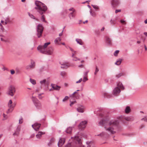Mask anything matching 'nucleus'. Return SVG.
<instances>
[{
  "label": "nucleus",
  "instance_id": "obj_12",
  "mask_svg": "<svg viewBox=\"0 0 147 147\" xmlns=\"http://www.w3.org/2000/svg\"><path fill=\"white\" fill-rule=\"evenodd\" d=\"M40 83L41 86H45L48 85V81L47 80L45 79L40 81Z\"/></svg>",
  "mask_w": 147,
  "mask_h": 147
},
{
  "label": "nucleus",
  "instance_id": "obj_34",
  "mask_svg": "<svg viewBox=\"0 0 147 147\" xmlns=\"http://www.w3.org/2000/svg\"><path fill=\"white\" fill-rule=\"evenodd\" d=\"M34 68V67L33 66H32V65H29L27 66L26 67V69L27 70H29L33 68Z\"/></svg>",
  "mask_w": 147,
  "mask_h": 147
},
{
  "label": "nucleus",
  "instance_id": "obj_44",
  "mask_svg": "<svg viewBox=\"0 0 147 147\" xmlns=\"http://www.w3.org/2000/svg\"><path fill=\"white\" fill-rule=\"evenodd\" d=\"M105 134V133L104 132H102L98 136L102 137L104 136Z\"/></svg>",
  "mask_w": 147,
  "mask_h": 147
},
{
  "label": "nucleus",
  "instance_id": "obj_43",
  "mask_svg": "<svg viewBox=\"0 0 147 147\" xmlns=\"http://www.w3.org/2000/svg\"><path fill=\"white\" fill-rule=\"evenodd\" d=\"M69 98V97L68 96H65V97L63 100V101L64 102L67 100Z\"/></svg>",
  "mask_w": 147,
  "mask_h": 147
},
{
  "label": "nucleus",
  "instance_id": "obj_20",
  "mask_svg": "<svg viewBox=\"0 0 147 147\" xmlns=\"http://www.w3.org/2000/svg\"><path fill=\"white\" fill-rule=\"evenodd\" d=\"M69 66V64L67 63H63L61 64V68H67Z\"/></svg>",
  "mask_w": 147,
  "mask_h": 147
},
{
  "label": "nucleus",
  "instance_id": "obj_26",
  "mask_svg": "<svg viewBox=\"0 0 147 147\" xmlns=\"http://www.w3.org/2000/svg\"><path fill=\"white\" fill-rule=\"evenodd\" d=\"M69 49L72 52V57H74V55L76 53V51L74 50L71 47H69Z\"/></svg>",
  "mask_w": 147,
  "mask_h": 147
},
{
  "label": "nucleus",
  "instance_id": "obj_41",
  "mask_svg": "<svg viewBox=\"0 0 147 147\" xmlns=\"http://www.w3.org/2000/svg\"><path fill=\"white\" fill-rule=\"evenodd\" d=\"M23 118L21 117L19 119V124H22L23 123Z\"/></svg>",
  "mask_w": 147,
  "mask_h": 147
},
{
  "label": "nucleus",
  "instance_id": "obj_6",
  "mask_svg": "<svg viewBox=\"0 0 147 147\" xmlns=\"http://www.w3.org/2000/svg\"><path fill=\"white\" fill-rule=\"evenodd\" d=\"M44 28L42 25L39 24L37 26V36L38 38L40 37L42 35L43 31Z\"/></svg>",
  "mask_w": 147,
  "mask_h": 147
},
{
  "label": "nucleus",
  "instance_id": "obj_54",
  "mask_svg": "<svg viewBox=\"0 0 147 147\" xmlns=\"http://www.w3.org/2000/svg\"><path fill=\"white\" fill-rule=\"evenodd\" d=\"M100 116L101 117H105L106 116L104 114L102 113H101L100 114Z\"/></svg>",
  "mask_w": 147,
  "mask_h": 147
},
{
  "label": "nucleus",
  "instance_id": "obj_46",
  "mask_svg": "<svg viewBox=\"0 0 147 147\" xmlns=\"http://www.w3.org/2000/svg\"><path fill=\"white\" fill-rule=\"evenodd\" d=\"M99 71V69L97 66H96V70L95 72H94V74L96 75L98 71Z\"/></svg>",
  "mask_w": 147,
  "mask_h": 147
},
{
  "label": "nucleus",
  "instance_id": "obj_58",
  "mask_svg": "<svg viewBox=\"0 0 147 147\" xmlns=\"http://www.w3.org/2000/svg\"><path fill=\"white\" fill-rule=\"evenodd\" d=\"M121 11V10L120 9H117L115 10V13H117L118 12H120Z\"/></svg>",
  "mask_w": 147,
  "mask_h": 147
},
{
  "label": "nucleus",
  "instance_id": "obj_27",
  "mask_svg": "<svg viewBox=\"0 0 147 147\" xmlns=\"http://www.w3.org/2000/svg\"><path fill=\"white\" fill-rule=\"evenodd\" d=\"M131 111V109L130 107L129 106H127L125 109V112L126 113H129Z\"/></svg>",
  "mask_w": 147,
  "mask_h": 147
},
{
  "label": "nucleus",
  "instance_id": "obj_57",
  "mask_svg": "<svg viewBox=\"0 0 147 147\" xmlns=\"http://www.w3.org/2000/svg\"><path fill=\"white\" fill-rule=\"evenodd\" d=\"M82 80V78H80L78 81L76 82V83H80L81 82Z\"/></svg>",
  "mask_w": 147,
  "mask_h": 147
},
{
  "label": "nucleus",
  "instance_id": "obj_19",
  "mask_svg": "<svg viewBox=\"0 0 147 147\" xmlns=\"http://www.w3.org/2000/svg\"><path fill=\"white\" fill-rule=\"evenodd\" d=\"M45 134V132L41 131H39L38 134L36 135V137L38 139H40L42 137V135Z\"/></svg>",
  "mask_w": 147,
  "mask_h": 147
},
{
  "label": "nucleus",
  "instance_id": "obj_42",
  "mask_svg": "<svg viewBox=\"0 0 147 147\" xmlns=\"http://www.w3.org/2000/svg\"><path fill=\"white\" fill-rule=\"evenodd\" d=\"M61 75L62 76H64L66 75V74L64 71H62L60 73Z\"/></svg>",
  "mask_w": 147,
  "mask_h": 147
},
{
  "label": "nucleus",
  "instance_id": "obj_23",
  "mask_svg": "<svg viewBox=\"0 0 147 147\" xmlns=\"http://www.w3.org/2000/svg\"><path fill=\"white\" fill-rule=\"evenodd\" d=\"M61 40L60 38H58L55 39V42L56 44L58 45H60V43L59 42H60Z\"/></svg>",
  "mask_w": 147,
  "mask_h": 147
},
{
  "label": "nucleus",
  "instance_id": "obj_5",
  "mask_svg": "<svg viewBox=\"0 0 147 147\" xmlns=\"http://www.w3.org/2000/svg\"><path fill=\"white\" fill-rule=\"evenodd\" d=\"M15 105V104L14 103H13L12 100H9L8 103L9 108L7 111V113H8L11 112L13 111Z\"/></svg>",
  "mask_w": 147,
  "mask_h": 147
},
{
  "label": "nucleus",
  "instance_id": "obj_31",
  "mask_svg": "<svg viewBox=\"0 0 147 147\" xmlns=\"http://www.w3.org/2000/svg\"><path fill=\"white\" fill-rule=\"evenodd\" d=\"M122 59H118L116 62L115 63V64L117 65H120Z\"/></svg>",
  "mask_w": 147,
  "mask_h": 147
},
{
  "label": "nucleus",
  "instance_id": "obj_8",
  "mask_svg": "<svg viewBox=\"0 0 147 147\" xmlns=\"http://www.w3.org/2000/svg\"><path fill=\"white\" fill-rule=\"evenodd\" d=\"M69 10L70 11L69 15L70 19L74 18L76 13L75 10L72 8L69 9Z\"/></svg>",
  "mask_w": 147,
  "mask_h": 147
},
{
  "label": "nucleus",
  "instance_id": "obj_28",
  "mask_svg": "<svg viewBox=\"0 0 147 147\" xmlns=\"http://www.w3.org/2000/svg\"><path fill=\"white\" fill-rule=\"evenodd\" d=\"M73 128V127H69L66 130V132L67 133L69 134L71 133V132L72 131Z\"/></svg>",
  "mask_w": 147,
  "mask_h": 147
},
{
  "label": "nucleus",
  "instance_id": "obj_48",
  "mask_svg": "<svg viewBox=\"0 0 147 147\" xmlns=\"http://www.w3.org/2000/svg\"><path fill=\"white\" fill-rule=\"evenodd\" d=\"M92 6L95 9H99L98 7L96 5H92Z\"/></svg>",
  "mask_w": 147,
  "mask_h": 147
},
{
  "label": "nucleus",
  "instance_id": "obj_62",
  "mask_svg": "<svg viewBox=\"0 0 147 147\" xmlns=\"http://www.w3.org/2000/svg\"><path fill=\"white\" fill-rule=\"evenodd\" d=\"M105 28L104 27H102L100 30L101 31H104L105 29Z\"/></svg>",
  "mask_w": 147,
  "mask_h": 147
},
{
  "label": "nucleus",
  "instance_id": "obj_25",
  "mask_svg": "<svg viewBox=\"0 0 147 147\" xmlns=\"http://www.w3.org/2000/svg\"><path fill=\"white\" fill-rule=\"evenodd\" d=\"M125 119L127 121H132L134 120V118L132 117H128L125 118Z\"/></svg>",
  "mask_w": 147,
  "mask_h": 147
},
{
  "label": "nucleus",
  "instance_id": "obj_11",
  "mask_svg": "<svg viewBox=\"0 0 147 147\" xmlns=\"http://www.w3.org/2000/svg\"><path fill=\"white\" fill-rule=\"evenodd\" d=\"M34 103L36 108L38 109H40L42 107L41 103L37 100L34 102Z\"/></svg>",
  "mask_w": 147,
  "mask_h": 147
},
{
  "label": "nucleus",
  "instance_id": "obj_47",
  "mask_svg": "<svg viewBox=\"0 0 147 147\" xmlns=\"http://www.w3.org/2000/svg\"><path fill=\"white\" fill-rule=\"evenodd\" d=\"M119 51L118 50L116 51H115V53H114V55L116 56H117L118 54L119 53Z\"/></svg>",
  "mask_w": 147,
  "mask_h": 147
},
{
  "label": "nucleus",
  "instance_id": "obj_63",
  "mask_svg": "<svg viewBox=\"0 0 147 147\" xmlns=\"http://www.w3.org/2000/svg\"><path fill=\"white\" fill-rule=\"evenodd\" d=\"M84 67V65H81L79 66V67Z\"/></svg>",
  "mask_w": 147,
  "mask_h": 147
},
{
  "label": "nucleus",
  "instance_id": "obj_24",
  "mask_svg": "<svg viewBox=\"0 0 147 147\" xmlns=\"http://www.w3.org/2000/svg\"><path fill=\"white\" fill-rule=\"evenodd\" d=\"M76 40L77 42V43L79 44L80 45H82L83 44V42L81 39L77 38L76 39Z\"/></svg>",
  "mask_w": 147,
  "mask_h": 147
},
{
  "label": "nucleus",
  "instance_id": "obj_56",
  "mask_svg": "<svg viewBox=\"0 0 147 147\" xmlns=\"http://www.w3.org/2000/svg\"><path fill=\"white\" fill-rule=\"evenodd\" d=\"M91 142H87V144H88V146H87V147H90L91 146V145H90L91 144Z\"/></svg>",
  "mask_w": 147,
  "mask_h": 147
},
{
  "label": "nucleus",
  "instance_id": "obj_14",
  "mask_svg": "<svg viewBox=\"0 0 147 147\" xmlns=\"http://www.w3.org/2000/svg\"><path fill=\"white\" fill-rule=\"evenodd\" d=\"M41 124L37 123H36L32 125V127L36 131L38 130L40 128Z\"/></svg>",
  "mask_w": 147,
  "mask_h": 147
},
{
  "label": "nucleus",
  "instance_id": "obj_51",
  "mask_svg": "<svg viewBox=\"0 0 147 147\" xmlns=\"http://www.w3.org/2000/svg\"><path fill=\"white\" fill-rule=\"evenodd\" d=\"M1 40L3 41L6 42V40L5 39L4 37H1Z\"/></svg>",
  "mask_w": 147,
  "mask_h": 147
},
{
  "label": "nucleus",
  "instance_id": "obj_33",
  "mask_svg": "<svg viewBox=\"0 0 147 147\" xmlns=\"http://www.w3.org/2000/svg\"><path fill=\"white\" fill-rule=\"evenodd\" d=\"M73 100V99L71 98L70 100V101L71 102V103L70 104V106H72L73 104L76 103V101L75 100L74 101H72V100Z\"/></svg>",
  "mask_w": 147,
  "mask_h": 147
},
{
  "label": "nucleus",
  "instance_id": "obj_35",
  "mask_svg": "<svg viewBox=\"0 0 147 147\" xmlns=\"http://www.w3.org/2000/svg\"><path fill=\"white\" fill-rule=\"evenodd\" d=\"M106 41L110 45L111 44V39L108 37H107L106 38Z\"/></svg>",
  "mask_w": 147,
  "mask_h": 147
},
{
  "label": "nucleus",
  "instance_id": "obj_7",
  "mask_svg": "<svg viewBox=\"0 0 147 147\" xmlns=\"http://www.w3.org/2000/svg\"><path fill=\"white\" fill-rule=\"evenodd\" d=\"M16 92L15 87L13 86H11L9 88L8 94L13 96Z\"/></svg>",
  "mask_w": 147,
  "mask_h": 147
},
{
  "label": "nucleus",
  "instance_id": "obj_29",
  "mask_svg": "<svg viewBox=\"0 0 147 147\" xmlns=\"http://www.w3.org/2000/svg\"><path fill=\"white\" fill-rule=\"evenodd\" d=\"M90 13L91 16L94 17H96L97 15V14L96 12L94 11H90Z\"/></svg>",
  "mask_w": 147,
  "mask_h": 147
},
{
  "label": "nucleus",
  "instance_id": "obj_49",
  "mask_svg": "<svg viewBox=\"0 0 147 147\" xmlns=\"http://www.w3.org/2000/svg\"><path fill=\"white\" fill-rule=\"evenodd\" d=\"M120 22L122 24H123L125 25L126 24V22L125 21L123 20H120Z\"/></svg>",
  "mask_w": 147,
  "mask_h": 147
},
{
  "label": "nucleus",
  "instance_id": "obj_38",
  "mask_svg": "<svg viewBox=\"0 0 147 147\" xmlns=\"http://www.w3.org/2000/svg\"><path fill=\"white\" fill-rule=\"evenodd\" d=\"M55 140L54 138H52L50 141V143L48 144L49 146H50L52 143H53L55 141Z\"/></svg>",
  "mask_w": 147,
  "mask_h": 147
},
{
  "label": "nucleus",
  "instance_id": "obj_52",
  "mask_svg": "<svg viewBox=\"0 0 147 147\" xmlns=\"http://www.w3.org/2000/svg\"><path fill=\"white\" fill-rule=\"evenodd\" d=\"M9 22V19L8 18H7L5 20V24H7Z\"/></svg>",
  "mask_w": 147,
  "mask_h": 147
},
{
  "label": "nucleus",
  "instance_id": "obj_15",
  "mask_svg": "<svg viewBox=\"0 0 147 147\" xmlns=\"http://www.w3.org/2000/svg\"><path fill=\"white\" fill-rule=\"evenodd\" d=\"M120 92V89L118 87H116L113 90V94L115 95H117Z\"/></svg>",
  "mask_w": 147,
  "mask_h": 147
},
{
  "label": "nucleus",
  "instance_id": "obj_18",
  "mask_svg": "<svg viewBox=\"0 0 147 147\" xmlns=\"http://www.w3.org/2000/svg\"><path fill=\"white\" fill-rule=\"evenodd\" d=\"M119 3L118 0H112L111 2L112 5L114 7L118 5Z\"/></svg>",
  "mask_w": 147,
  "mask_h": 147
},
{
  "label": "nucleus",
  "instance_id": "obj_17",
  "mask_svg": "<svg viewBox=\"0 0 147 147\" xmlns=\"http://www.w3.org/2000/svg\"><path fill=\"white\" fill-rule=\"evenodd\" d=\"M79 94L77 93V92H74L73 94L70 96V97L73 99L74 98H75L76 99H78L79 98Z\"/></svg>",
  "mask_w": 147,
  "mask_h": 147
},
{
  "label": "nucleus",
  "instance_id": "obj_59",
  "mask_svg": "<svg viewBox=\"0 0 147 147\" xmlns=\"http://www.w3.org/2000/svg\"><path fill=\"white\" fill-rule=\"evenodd\" d=\"M115 22V20H111L110 21V22L112 24H114Z\"/></svg>",
  "mask_w": 147,
  "mask_h": 147
},
{
  "label": "nucleus",
  "instance_id": "obj_64",
  "mask_svg": "<svg viewBox=\"0 0 147 147\" xmlns=\"http://www.w3.org/2000/svg\"><path fill=\"white\" fill-rule=\"evenodd\" d=\"M144 34L146 36H147V32H145L144 33Z\"/></svg>",
  "mask_w": 147,
  "mask_h": 147
},
{
  "label": "nucleus",
  "instance_id": "obj_39",
  "mask_svg": "<svg viewBox=\"0 0 147 147\" xmlns=\"http://www.w3.org/2000/svg\"><path fill=\"white\" fill-rule=\"evenodd\" d=\"M87 77V76H84V78L82 80L84 82H85L88 80Z\"/></svg>",
  "mask_w": 147,
  "mask_h": 147
},
{
  "label": "nucleus",
  "instance_id": "obj_53",
  "mask_svg": "<svg viewBox=\"0 0 147 147\" xmlns=\"http://www.w3.org/2000/svg\"><path fill=\"white\" fill-rule=\"evenodd\" d=\"M142 120L146 122H147V118L146 117H145L142 119Z\"/></svg>",
  "mask_w": 147,
  "mask_h": 147
},
{
  "label": "nucleus",
  "instance_id": "obj_30",
  "mask_svg": "<svg viewBox=\"0 0 147 147\" xmlns=\"http://www.w3.org/2000/svg\"><path fill=\"white\" fill-rule=\"evenodd\" d=\"M30 82L33 85H35L36 84V80L32 78H30Z\"/></svg>",
  "mask_w": 147,
  "mask_h": 147
},
{
  "label": "nucleus",
  "instance_id": "obj_21",
  "mask_svg": "<svg viewBox=\"0 0 147 147\" xmlns=\"http://www.w3.org/2000/svg\"><path fill=\"white\" fill-rule=\"evenodd\" d=\"M20 127L18 126V127L16 129V131L15 133L13 134L14 136L18 135L19 133V132L20 131Z\"/></svg>",
  "mask_w": 147,
  "mask_h": 147
},
{
  "label": "nucleus",
  "instance_id": "obj_55",
  "mask_svg": "<svg viewBox=\"0 0 147 147\" xmlns=\"http://www.w3.org/2000/svg\"><path fill=\"white\" fill-rule=\"evenodd\" d=\"M10 72H11V74L12 75L14 74L15 73V71L13 70H11Z\"/></svg>",
  "mask_w": 147,
  "mask_h": 147
},
{
  "label": "nucleus",
  "instance_id": "obj_2",
  "mask_svg": "<svg viewBox=\"0 0 147 147\" xmlns=\"http://www.w3.org/2000/svg\"><path fill=\"white\" fill-rule=\"evenodd\" d=\"M35 4L36 5L35 9L37 10V11L42 16L41 20L43 22L46 23L47 22L45 20V16L43 14L47 10V6L45 4L38 1H36Z\"/></svg>",
  "mask_w": 147,
  "mask_h": 147
},
{
  "label": "nucleus",
  "instance_id": "obj_32",
  "mask_svg": "<svg viewBox=\"0 0 147 147\" xmlns=\"http://www.w3.org/2000/svg\"><path fill=\"white\" fill-rule=\"evenodd\" d=\"M103 95L105 97H106L108 98L110 97L111 96L110 94L106 92H104L103 93Z\"/></svg>",
  "mask_w": 147,
  "mask_h": 147
},
{
  "label": "nucleus",
  "instance_id": "obj_60",
  "mask_svg": "<svg viewBox=\"0 0 147 147\" xmlns=\"http://www.w3.org/2000/svg\"><path fill=\"white\" fill-rule=\"evenodd\" d=\"M2 69L3 71H5L7 69V68L4 66H3V67L2 68Z\"/></svg>",
  "mask_w": 147,
  "mask_h": 147
},
{
  "label": "nucleus",
  "instance_id": "obj_45",
  "mask_svg": "<svg viewBox=\"0 0 147 147\" xmlns=\"http://www.w3.org/2000/svg\"><path fill=\"white\" fill-rule=\"evenodd\" d=\"M3 120H5L7 119V115H5L4 113H3Z\"/></svg>",
  "mask_w": 147,
  "mask_h": 147
},
{
  "label": "nucleus",
  "instance_id": "obj_37",
  "mask_svg": "<svg viewBox=\"0 0 147 147\" xmlns=\"http://www.w3.org/2000/svg\"><path fill=\"white\" fill-rule=\"evenodd\" d=\"M124 75L123 73H121L116 75V76L117 78H118Z\"/></svg>",
  "mask_w": 147,
  "mask_h": 147
},
{
  "label": "nucleus",
  "instance_id": "obj_9",
  "mask_svg": "<svg viewBox=\"0 0 147 147\" xmlns=\"http://www.w3.org/2000/svg\"><path fill=\"white\" fill-rule=\"evenodd\" d=\"M51 86L52 87L51 88L49 89V88H48L49 90L50 91H52L54 90H59L61 88V87L60 86L55 84H52L51 85Z\"/></svg>",
  "mask_w": 147,
  "mask_h": 147
},
{
  "label": "nucleus",
  "instance_id": "obj_10",
  "mask_svg": "<svg viewBox=\"0 0 147 147\" xmlns=\"http://www.w3.org/2000/svg\"><path fill=\"white\" fill-rule=\"evenodd\" d=\"M87 123V122L86 121L81 122L79 125V129L81 130H84L86 127V125Z\"/></svg>",
  "mask_w": 147,
  "mask_h": 147
},
{
  "label": "nucleus",
  "instance_id": "obj_36",
  "mask_svg": "<svg viewBox=\"0 0 147 147\" xmlns=\"http://www.w3.org/2000/svg\"><path fill=\"white\" fill-rule=\"evenodd\" d=\"M28 15L31 18L35 19L36 20L38 21V19L37 18H35L34 16L33 15L30 14V13L28 14Z\"/></svg>",
  "mask_w": 147,
  "mask_h": 147
},
{
  "label": "nucleus",
  "instance_id": "obj_4",
  "mask_svg": "<svg viewBox=\"0 0 147 147\" xmlns=\"http://www.w3.org/2000/svg\"><path fill=\"white\" fill-rule=\"evenodd\" d=\"M74 142L76 143L75 145L73 143H70L65 146V147H82V142L81 139L78 136H75L74 138H71Z\"/></svg>",
  "mask_w": 147,
  "mask_h": 147
},
{
  "label": "nucleus",
  "instance_id": "obj_50",
  "mask_svg": "<svg viewBox=\"0 0 147 147\" xmlns=\"http://www.w3.org/2000/svg\"><path fill=\"white\" fill-rule=\"evenodd\" d=\"M73 57V60L74 61H77V60H80V59H78V58L77 57Z\"/></svg>",
  "mask_w": 147,
  "mask_h": 147
},
{
  "label": "nucleus",
  "instance_id": "obj_61",
  "mask_svg": "<svg viewBox=\"0 0 147 147\" xmlns=\"http://www.w3.org/2000/svg\"><path fill=\"white\" fill-rule=\"evenodd\" d=\"M43 94H38V97L39 98H41V95Z\"/></svg>",
  "mask_w": 147,
  "mask_h": 147
},
{
  "label": "nucleus",
  "instance_id": "obj_40",
  "mask_svg": "<svg viewBox=\"0 0 147 147\" xmlns=\"http://www.w3.org/2000/svg\"><path fill=\"white\" fill-rule=\"evenodd\" d=\"M32 66H33L34 67L35 66V62L32 60H31V64Z\"/></svg>",
  "mask_w": 147,
  "mask_h": 147
},
{
  "label": "nucleus",
  "instance_id": "obj_1",
  "mask_svg": "<svg viewBox=\"0 0 147 147\" xmlns=\"http://www.w3.org/2000/svg\"><path fill=\"white\" fill-rule=\"evenodd\" d=\"M118 121L115 120L108 121L107 119H102L99 122L100 125L104 126L105 130L112 134H114L116 132Z\"/></svg>",
  "mask_w": 147,
  "mask_h": 147
},
{
  "label": "nucleus",
  "instance_id": "obj_3",
  "mask_svg": "<svg viewBox=\"0 0 147 147\" xmlns=\"http://www.w3.org/2000/svg\"><path fill=\"white\" fill-rule=\"evenodd\" d=\"M50 42H47L45 44L44 46H39L37 47L38 50L41 53L47 54L51 55L53 53V50L52 47H50L47 49L46 48L47 46L50 44Z\"/></svg>",
  "mask_w": 147,
  "mask_h": 147
},
{
  "label": "nucleus",
  "instance_id": "obj_16",
  "mask_svg": "<svg viewBox=\"0 0 147 147\" xmlns=\"http://www.w3.org/2000/svg\"><path fill=\"white\" fill-rule=\"evenodd\" d=\"M65 142V139L64 138H60L58 144L59 147H61L64 144Z\"/></svg>",
  "mask_w": 147,
  "mask_h": 147
},
{
  "label": "nucleus",
  "instance_id": "obj_13",
  "mask_svg": "<svg viewBox=\"0 0 147 147\" xmlns=\"http://www.w3.org/2000/svg\"><path fill=\"white\" fill-rule=\"evenodd\" d=\"M85 107L82 105H80L77 108V111L80 113H83L84 112Z\"/></svg>",
  "mask_w": 147,
  "mask_h": 147
},
{
  "label": "nucleus",
  "instance_id": "obj_22",
  "mask_svg": "<svg viewBox=\"0 0 147 147\" xmlns=\"http://www.w3.org/2000/svg\"><path fill=\"white\" fill-rule=\"evenodd\" d=\"M117 87H118L119 88H120L121 90H123L125 88L122 84L120 82L118 83Z\"/></svg>",
  "mask_w": 147,
  "mask_h": 147
}]
</instances>
